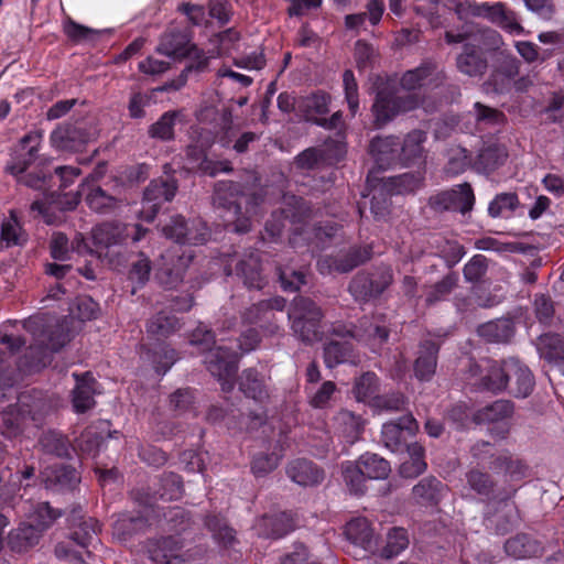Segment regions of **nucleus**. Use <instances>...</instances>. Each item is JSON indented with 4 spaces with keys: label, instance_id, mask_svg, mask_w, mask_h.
Returning a JSON list of instances; mask_svg holds the SVG:
<instances>
[{
    "label": "nucleus",
    "instance_id": "1",
    "mask_svg": "<svg viewBox=\"0 0 564 564\" xmlns=\"http://www.w3.org/2000/svg\"><path fill=\"white\" fill-rule=\"evenodd\" d=\"M189 341L192 345L202 346L204 350H207L205 364L208 371L218 379L221 390L229 392L234 389L238 370V350L241 354L253 350L260 341V336L256 329L250 328L235 340V346L219 344L213 348L216 344L215 333L207 326L199 325L193 332Z\"/></svg>",
    "mask_w": 564,
    "mask_h": 564
},
{
    "label": "nucleus",
    "instance_id": "2",
    "mask_svg": "<svg viewBox=\"0 0 564 564\" xmlns=\"http://www.w3.org/2000/svg\"><path fill=\"white\" fill-rule=\"evenodd\" d=\"M214 206L235 232L245 234L251 229V220L262 209L264 197L259 192L245 189L240 184L221 181L215 185Z\"/></svg>",
    "mask_w": 564,
    "mask_h": 564
},
{
    "label": "nucleus",
    "instance_id": "3",
    "mask_svg": "<svg viewBox=\"0 0 564 564\" xmlns=\"http://www.w3.org/2000/svg\"><path fill=\"white\" fill-rule=\"evenodd\" d=\"M322 308L311 299L296 296L288 310V318L293 334L304 343L321 339Z\"/></svg>",
    "mask_w": 564,
    "mask_h": 564
},
{
    "label": "nucleus",
    "instance_id": "4",
    "mask_svg": "<svg viewBox=\"0 0 564 564\" xmlns=\"http://www.w3.org/2000/svg\"><path fill=\"white\" fill-rule=\"evenodd\" d=\"M40 138L37 133L24 135L20 141L18 150L6 166V170L10 174L18 176L20 183L34 189H43L46 187L47 175L43 171L30 172L28 174L23 173L36 158Z\"/></svg>",
    "mask_w": 564,
    "mask_h": 564
},
{
    "label": "nucleus",
    "instance_id": "5",
    "mask_svg": "<svg viewBox=\"0 0 564 564\" xmlns=\"http://www.w3.org/2000/svg\"><path fill=\"white\" fill-rule=\"evenodd\" d=\"M149 232L148 228L139 224H124L118 221L102 223L91 230L95 253L101 258L111 247L123 246L128 240L139 242Z\"/></svg>",
    "mask_w": 564,
    "mask_h": 564
},
{
    "label": "nucleus",
    "instance_id": "6",
    "mask_svg": "<svg viewBox=\"0 0 564 564\" xmlns=\"http://www.w3.org/2000/svg\"><path fill=\"white\" fill-rule=\"evenodd\" d=\"M68 341V334L61 327L46 328L42 330L34 339V343L28 348L21 367L26 371H37L52 361L53 354L61 350Z\"/></svg>",
    "mask_w": 564,
    "mask_h": 564
},
{
    "label": "nucleus",
    "instance_id": "7",
    "mask_svg": "<svg viewBox=\"0 0 564 564\" xmlns=\"http://www.w3.org/2000/svg\"><path fill=\"white\" fill-rule=\"evenodd\" d=\"M417 107V98L413 95H400L397 89L388 84L378 87L371 111L373 123L377 128L391 122L401 113Z\"/></svg>",
    "mask_w": 564,
    "mask_h": 564
},
{
    "label": "nucleus",
    "instance_id": "8",
    "mask_svg": "<svg viewBox=\"0 0 564 564\" xmlns=\"http://www.w3.org/2000/svg\"><path fill=\"white\" fill-rule=\"evenodd\" d=\"M466 481L468 487L477 495L488 500H500L503 502L506 520L497 523V531L499 533H507L518 523L519 513L517 507L514 503L507 501L514 490L512 492H507L503 496L496 494V482L487 471L479 468H471L466 474Z\"/></svg>",
    "mask_w": 564,
    "mask_h": 564
},
{
    "label": "nucleus",
    "instance_id": "9",
    "mask_svg": "<svg viewBox=\"0 0 564 564\" xmlns=\"http://www.w3.org/2000/svg\"><path fill=\"white\" fill-rule=\"evenodd\" d=\"M393 274L389 268H379L373 272L360 271L348 284V292L359 304L378 299L392 283Z\"/></svg>",
    "mask_w": 564,
    "mask_h": 564
},
{
    "label": "nucleus",
    "instance_id": "10",
    "mask_svg": "<svg viewBox=\"0 0 564 564\" xmlns=\"http://www.w3.org/2000/svg\"><path fill=\"white\" fill-rule=\"evenodd\" d=\"M345 154L346 149L343 142L329 140L323 145L311 147L300 152L293 160V166L302 172L315 171L336 164Z\"/></svg>",
    "mask_w": 564,
    "mask_h": 564
},
{
    "label": "nucleus",
    "instance_id": "11",
    "mask_svg": "<svg viewBox=\"0 0 564 564\" xmlns=\"http://www.w3.org/2000/svg\"><path fill=\"white\" fill-rule=\"evenodd\" d=\"M177 191V183L173 178H156L143 191L142 207L139 212L140 218L151 223L160 212L163 204L171 202Z\"/></svg>",
    "mask_w": 564,
    "mask_h": 564
},
{
    "label": "nucleus",
    "instance_id": "12",
    "mask_svg": "<svg viewBox=\"0 0 564 564\" xmlns=\"http://www.w3.org/2000/svg\"><path fill=\"white\" fill-rule=\"evenodd\" d=\"M311 207L307 202L295 195H284L280 212H273L271 219L265 224V231L272 237L281 235L285 221L291 224L303 223L311 216Z\"/></svg>",
    "mask_w": 564,
    "mask_h": 564
},
{
    "label": "nucleus",
    "instance_id": "13",
    "mask_svg": "<svg viewBox=\"0 0 564 564\" xmlns=\"http://www.w3.org/2000/svg\"><path fill=\"white\" fill-rule=\"evenodd\" d=\"M429 205L435 212H458L466 215L474 208L475 194L469 183H463L431 196Z\"/></svg>",
    "mask_w": 564,
    "mask_h": 564
},
{
    "label": "nucleus",
    "instance_id": "14",
    "mask_svg": "<svg viewBox=\"0 0 564 564\" xmlns=\"http://www.w3.org/2000/svg\"><path fill=\"white\" fill-rule=\"evenodd\" d=\"M447 76L435 61L424 59L417 67L406 70L400 80L403 89L411 91L420 88H437L444 85Z\"/></svg>",
    "mask_w": 564,
    "mask_h": 564
},
{
    "label": "nucleus",
    "instance_id": "15",
    "mask_svg": "<svg viewBox=\"0 0 564 564\" xmlns=\"http://www.w3.org/2000/svg\"><path fill=\"white\" fill-rule=\"evenodd\" d=\"M234 269L231 264L228 274L232 271L248 289L261 290L267 284V276L263 272L260 253L257 250H246L242 253L236 254L232 259Z\"/></svg>",
    "mask_w": 564,
    "mask_h": 564
},
{
    "label": "nucleus",
    "instance_id": "16",
    "mask_svg": "<svg viewBox=\"0 0 564 564\" xmlns=\"http://www.w3.org/2000/svg\"><path fill=\"white\" fill-rule=\"evenodd\" d=\"M194 254L189 250L173 248L162 256L164 263L159 268L155 276L160 284L167 289L176 288L184 279V274Z\"/></svg>",
    "mask_w": 564,
    "mask_h": 564
},
{
    "label": "nucleus",
    "instance_id": "17",
    "mask_svg": "<svg viewBox=\"0 0 564 564\" xmlns=\"http://www.w3.org/2000/svg\"><path fill=\"white\" fill-rule=\"evenodd\" d=\"M371 256L372 248L369 245L351 247L344 253L322 257L317 261V268L322 274L348 273L370 260Z\"/></svg>",
    "mask_w": 564,
    "mask_h": 564
},
{
    "label": "nucleus",
    "instance_id": "18",
    "mask_svg": "<svg viewBox=\"0 0 564 564\" xmlns=\"http://www.w3.org/2000/svg\"><path fill=\"white\" fill-rule=\"evenodd\" d=\"M419 431V424L412 414H406L387 422L382 425L381 440L383 445L393 453L403 452L411 444L412 438Z\"/></svg>",
    "mask_w": 564,
    "mask_h": 564
},
{
    "label": "nucleus",
    "instance_id": "19",
    "mask_svg": "<svg viewBox=\"0 0 564 564\" xmlns=\"http://www.w3.org/2000/svg\"><path fill=\"white\" fill-rule=\"evenodd\" d=\"M471 376L480 375L478 388L492 393H501L507 390L506 359L501 361L486 360L485 366L471 364Z\"/></svg>",
    "mask_w": 564,
    "mask_h": 564
},
{
    "label": "nucleus",
    "instance_id": "20",
    "mask_svg": "<svg viewBox=\"0 0 564 564\" xmlns=\"http://www.w3.org/2000/svg\"><path fill=\"white\" fill-rule=\"evenodd\" d=\"M506 391L516 398L529 397L535 384L531 370L517 358L506 359Z\"/></svg>",
    "mask_w": 564,
    "mask_h": 564
},
{
    "label": "nucleus",
    "instance_id": "21",
    "mask_svg": "<svg viewBox=\"0 0 564 564\" xmlns=\"http://www.w3.org/2000/svg\"><path fill=\"white\" fill-rule=\"evenodd\" d=\"M93 138L83 123L64 124L55 129L51 134L53 147L59 151H80Z\"/></svg>",
    "mask_w": 564,
    "mask_h": 564
},
{
    "label": "nucleus",
    "instance_id": "22",
    "mask_svg": "<svg viewBox=\"0 0 564 564\" xmlns=\"http://www.w3.org/2000/svg\"><path fill=\"white\" fill-rule=\"evenodd\" d=\"M440 343L434 339L420 341L413 364L414 377L419 381L429 382L436 372Z\"/></svg>",
    "mask_w": 564,
    "mask_h": 564
},
{
    "label": "nucleus",
    "instance_id": "23",
    "mask_svg": "<svg viewBox=\"0 0 564 564\" xmlns=\"http://www.w3.org/2000/svg\"><path fill=\"white\" fill-rule=\"evenodd\" d=\"M194 45L186 31L174 28L161 35L156 52L173 59H183L191 55Z\"/></svg>",
    "mask_w": 564,
    "mask_h": 564
},
{
    "label": "nucleus",
    "instance_id": "24",
    "mask_svg": "<svg viewBox=\"0 0 564 564\" xmlns=\"http://www.w3.org/2000/svg\"><path fill=\"white\" fill-rule=\"evenodd\" d=\"M400 139L395 135L376 137L370 141L369 153L380 169L400 164Z\"/></svg>",
    "mask_w": 564,
    "mask_h": 564
},
{
    "label": "nucleus",
    "instance_id": "25",
    "mask_svg": "<svg viewBox=\"0 0 564 564\" xmlns=\"http://www.w3.org/2000/svg\"><path fill=\"white\" fill-rule=\"evenodd\" d=\"M147 553L154 564H177L183 542L177 536H164L149 540Z\"/></svg>",
    "mask_w": 564,
    "mask_h": 564
},
{
    "label": "nucleus",
    "instance_id": "26",
    "mask_svg": "<svg viewBox=\"0 0 564 564\" xmlns=\"http://www.w3.org/2000/svg\"><path fill=\"white\" fill-rule=\"evenodd\" d=\"M481 19L498 25L511 34H521L523 26L520 24L514 11L502 2H484Z\"/></svg>",
    "mask_w": 564,
    "mask_h": 564
},
{
    "label": "nucleus",
    "instance_id": "27",
    "mask_svg": "<svg viewBox=\"0 0 564 564\" xmlns=\"http://www.w3.org/2000/svg\"><path fill=\"white\" fill-rule=\"evenodd\" d=\"M388 338L389 329L380 316H364L358 321L356 340L375 348L386 344Z\"/></svg>",
    "mask_w": 564,
    "mask_h": 564
},
{
    "label": "nucleus",
    "instance_id": "28",
    "mask_svg": "<svg viewBox=\"0 0 564 564\" xmlns=\"http://www.w3.org/2000/svg\"><path fill=\"white\" fill-rule=\"evenodd\" d=\"M514 413V403L510 400L499 399L478 409L473 415V422L478 425H507V421Z\"/></svg>",
    "mask_w": 564,
    "mask_h": 564
},
{
    "label": "nucleus",
    "instance_id": "29",
    "mask_svg": "<svg viewBox=\"0 0 564 564\" xmlns=\"http://www.w3.org/2000/svg\"><path fill=\"white\" fill-rule=\"evenodd\" d=\"M186 156L191 170H195L203 175L216 176L218 173H229L232 171L229 161H213L206 156L205 151L197 144L188 145Z\"/></svg>",
    "mask_w": 564,
    "mask_h": 564
},
{
    "label": "nucleus",
    "instance_id": "30",
    "mask_svg": "<svg viewBox=\"0 0 564 564\" xmlns=\"http://www.w3.org/2000/svg\"><path fill=\"white\" fill-rule=\"evenodd\" d=\"M288 477L302 487L319 485L324 479V471L313 462L299 458L290 462L286 466Z\"/></svg>",
    "mask_w": 564,
    "mask_h": 564
},
{
    "label": "nucleus",
    "instance_id": "31",
    "mask_svg": "<svg viewBox=\"0 0 564 564\" xmlns=\"http://www.w3.org/2000/svg\"><path fill=\"white\" fill-rule=\"evenodd\" d=\"M508 152L498 143H485L473 161V169L480 174H490L506 161Z\"/></svg>",
    "mask_w": 564,
    "mask_h": 564
},
{
    "label": "nucleus",
    "instance_id": "32",
    "mask_svg": "<svg viewBox=\"0 0 564 564\" xmlns=\"http://www.w3.org/2000/svg\"><path fill=\"white\" fill-rule=\"evenodd\" d=\"M456 66L460 73L474 77L485 74L488 62L475 43L467 42L456 58Z\"/></svg>",
    "mask_w": 564,
    "mask_h": 564
},
{
    "label": "nucleus",
    "instance_id": "33",
    "mask_svg": "<svg viewBox=\"0 0 564 564\" xmlns=\"http://www.w3.org/2000/svg\"><path fill=\"white\" fill-rule=\"evenodd\" d=\"M426 133L422 130H413L409 132L403 141H400V164L410 166L419 164L424 158V143Z\"/></svg>",
    "mask_w": 564,
    "mask_h": 564
},
{
    "label": "nucleus",
    "instance_id": "34",
    "mask_svg": "<svg viewBox=\"0 0 564 564\" xmlns=\"http://www.w3.org/2000/svg\"><path fill=\"white\" fill-rule=\"evenodd\" d=\"M345 534L355 545L365 551L373 552L377 547V536L365 518H356L346 524Z\"/></svg>",
    "mask_w": 564,
    "mask_h": 564
},
{
    "label": "nucleus",
    "instance_id": "35",
    "mask_svg": "<svg viewBox=\"0 0 564 564\" xmlns=\"http://www.w3.org/2000/svg\"><path fill=\"white\" fill-rule=\"evenodd\" d=\"M286 300L282 296H274L263 300L250 306L243 314L249 324L270 323L274 318V312H283Z\"/></svg>",
    "mask_w": 564,
    "mask_h": 564
},
{
    "label": "nucleus",
    "instance_id": "36",
    "mask_svg": "<svg viewBox=\"0 0 564 564\" xmlns=\"http://www.w3.org/2000/svg\"><path fill=\"white\" fill-rule=\"evenodd\" d=\"M446 486L437 478L430 476L422 478L413 488L412 497L422 506H436L443 498Z\"/></svg>",
    "mask_w": 564,
    "mask_h": 564
},
{
    "label": "nucleus",
    "instance_id": "37",
    "mask_svg": "<svg viewBox=\"0 0 564 564\" xmlns=\"http://www.w3.org/2000/svg\"><path fill=\"white\" fill-rule=\"evenodd\" d=\"M76 386L73 390V405L76 412L84 413L95 405L94 393L96 383L90 372L73 375Z\"/></svg>",
    "mask_w": 564,
    "mask_h": 564
},
{
    "label": "nucleus",
    "instance_id": "38",
    "mask_svg": "<svg viewBox=\"0 0 564 564\" xmlns=\"http://www.w3.org/2000/svg\"><path fill=\"white\" fill-rule=\"evenodd\" d=\"M295 528L291 513L280 512L265 516L258 522L259 534L264 538L280 539Z\"/></svg>",
    "mask_w": 564,
    "mask_h": 564
},
{
    "label": "nucleus",
    "instance_id": "39",
    "mask_svg": "<svg viewBox=\"0 0 564 564\" xmlns=\"http://www.w3.org/2000/svg\"><path fill=\"white\" fill-rule=\"evenodd\" d=\"M99 523L94 518H86L74 512L70 539L82 547H87L98 540Z\"/></svg>",
    "mask_w": 564,
    "mask_h": 564
},
{
    "label": "nucleus",
    "instance_id": "40",
    "mask_svg": "<svg viewBox=\"0 0 564 564\" xmlns=\"http://www.w3.org/2000/svg\"><path fill=\"white\" fill-rule=\"evenodd\" d=\"M239 389L245 395L259 402L269 397L265 376L253 368L242 371L239 378Z\"/></svg>",
    "mask_w": 564,
    "mask_h": 564
},
{
    "label": "nucleus",
    "instance_id": "41",
    "mask_svg": "<svg viewBox=\"0 0 564 564\" xmlns=\"http://www.w3.org/2000/svg\"><path fill=\"white\" fill-rule=\"evenodd\" d=\"M488 468L496 474L505 473L511 479H520L525 475L527 466L508 451L497 449L496 455L488 462Z\"/></svg>",
    "mask_w": 564,
    "mask_h": 564
},
{
    "label": "nucleus",
    "instance_id": "42",
    "mask_svg": "<svg viewBox=\"0 0 564 564\" xmlns=\"http://www.w3.org/2000/svg\"><path fill=\"white\" fill-rule=\"evenodd\" d=\"M478 334L490 343H507L514 335V324L510 318L490 321L478 327Z\"/></svg>",
    "mask_w": 564,
    "mask_h": 564
},
{
    "label": "nucleus",
    "instance_id": "43",
    "mask_svg": "<svg viewBox=\"0 0 564 564\" xmlns=\"http://www.w3.org/2000/svg\"><path fill=\"white\" fill-rule=\"evenodd\" d=\"M85 200L91 210L101 215L116 213L121 207L122 203L120 198L108 194L100 186L90 188L86 194Z\"/></svg>",
    "mask_w": 564,
    "mask_h": 564
},
{
    "label": "nucleus",
    "instance_id": "44",
    "mask_svg": "<svg viewBox=\"0 0 564 564\" xmlns=\"http://www.w3.org/2000/svg\"><path fill=\"white\" fill-rule=\"evenodd\" d=\"M35 475L33 466H25L19 474L13 475L9 469L2 470L0 474V497L3 501L13 498L20 490L22 482L32 479Z\"/></svg>",
    "mask_w": 564,
    "mask_h": 564
},
{
    "label": "nucleus",
    "instance_id": "45",
    "mask_svg": "<svg viewBox=\"0 0 564 564\" xmlns=\"http://www.w3.org/2000/svg\"><path fill=\"white\" fill-rule=\"evenodd\" d=\"M42 452L59 458H69L73 447L66 436L57 431H47L39 438Z\"/></svg>",
    "mask_w": 564,
    "mask_h": 564
},
{
    "label": "nucleus",
    "instance_id": "46",
    "mask_svg": "<svg viewBox=\"0 0 564 564\" xmlns=\"http://www.w3.org/2000/svg\"><path fill=\"white\" fill-rule=\"evenodd\" d=\"M405 451L408 459L402 462L399 473L403 478H415L427 467L424 460V448L417 443H411Z\"/></svg>",
    "mask_w": 564,
    "mask_h": 564
},
{
    "label": "nucleus",
    "instance_id": "47",
    "mask_svg": "<svg viewBox=\"0 0 564 564\" xmlns=\"http://www.w3.org/2000/svg\"><path fill=\"white\" fill-rule=\"evenodd\" d=\"M147 519L140 514H121L113 523L112 534L119 541L126 542L134 534L143 531L147 527Z\"/></svg>",
    "mask_w": 564,
    "mask_h": 564
},
{
    "label": "nucleus",
    "instance_id": "48",
    "mask_svg": "<svg viewBox=\"0 0 564 564\" xmlns=\"http://www.w3.org/2000/svg\"><path fill=\"white\" fill-rule=\"evenodd\" d=\"M540 544L527 534H518L505 543V551L514 558L536 556L541 552Z\"/></svg>",
    "mask_w": 564,
    "mask_h": 564
},
{
    "label": "nucleus",
    "instance_id": "49",
    "mask_svg": "<svg viewBox=\"0 0 564 564\" xmlns=\"http://www.w3.org/2000/svg\"><path fill=\"white\" fill-rule=\"evenodd\" d=\"M44 481L46 488L56 490L72 489L78 482V475L75 468L61 465L50 469Z\"/></svg>",
    "mask_w": 564,
    "mask_h": 564
},
{
    "label": "nucleus",
    "instance_id": "50",
    "mask_svg": "<svg viewBox=\"0 0 564 564\" xmlns=\"http://www.w3.org/2000/svg\"><path fill=\"white\" fill-rule=\"evenodd\" d=\"M42 535L36 525L23 523L9 534V544L12 550L22 552L36 544Z\"/></svg>",
    "mask_w": 564,
    "mask_h": 564
},
{
    "label": "nucleus",
    "instance_id": "51",
    "mask_svg": "<svg viewBox=\"0 0 564 564\" xmlns=\"http://www.w3.org/2000/svg\"><path fill=\"white\" fill-rule=\"evenodd\" d=\"M178 318L167 312H159L147 324L148 333L158 337H167L180 329Z\"/></svg>",
    "mask_w": 564,
    "mask_h": 564
},
{
    "label": "nucleus",
    "instance_id": "52",
    "mask_svg": "<svg viewBox=\"0 0 564 564\" xmlns=\"http://www.w3.org/2000/svg\"><path fill=\"white\" fill-rule=\"evenodd\" d=\"M359 462L368 479H384L391 470L389 462L377 454L366 453L359 457Z\"/></svg>",
    "mask_w": 564,
    "mask_h": 564
},
{
    "label": "nucleus",
    "instance_id": "53",
    "mask_svg": "<svg viewBox=\"0 0 564 564\" xmlns=\"http://www.w3.org/2000/svg\"><path fill=\"white\" fill-rule=\"evenodd\" d=\"M519 206V198L516 193H500L488 205V214L492 218H506Z\"/></svg>",
    "mask_w": 564,
    "mask_h": 564
},
{
    "label": "nucleus",
    "instance_id": "54",
    "mask_svg": "<svg viewBox=\"0 0 564 564\" xmlns=\"http://www.w3.org/2000/svg\"><path fill=\"white\" fill-rule=\"evenodd\" d=\"M178 117L177 111L164 112L156 122L151 124L148 130L150 138L161 141H171L174 139V127Z\"/></svg>",
    "mask_w": 564,
    "mask_h": 564
},
{
    "label": "nucleus",
    "instance_id": "55",
    "mask_svg": "<svg viewBox=\"0 0 564 564\" xmlns=\"http://www.w3.org/2000/svg\"><path fill=\"white\" fill-rule=\"evenodd\" d=\"M352 347L349 343L333 340L324 347V361L328 368L350 361Z\"/></svg>",
    "mask_w": 564,
    "mask_h": 564
},
{
    "label": "nucleus",
    "instance_id": "56",
    "mask_svg": "<svg viewBox=\"0 0 564 564\" xmlns=\"http://www.w3.org/2000/svg\"><path fill=\"white\" fill-rule=\"evenodd\" d=\"M343 475L345 482L349 487L351 492L356 495H361L365 492V484L368 477L360 468L359 459L356 463L348 462L344 464Z\"/></svg>",
    "mask_w": 564,
    "mask_h": 564
},
{
    "label": "nucleus",
    "instance_id": "57",
    "mask_svg": "<svg viewBox=\"0 0 564 564\" xmlns=\"http://www.w3.org/2000/svg\"><path fill=\"white\" fill-rule=\"evenodd\" d=\"M1 241H4L7 246H19L26 241V235L13 210L10 212V217L3 220L1 225Z\"/></svg>",
    "mask_w": 564,
    "mask_h": 564
},
{
    "label": "nucleus",
    "instance_id": "58",
    "mask_svg": "<svg viewBox=\"0 0 564 564\" xmlns=\"http://www.w3.org/2000/svg\"><path fill=\"white\" fill-rule=\"evenodd\" d=\"M458 274L449 272L441 281L435 283L426 294V303L433 305L440 301L445 300L452 291L457 286Z\"/></svg>",
    "mask_w": 564,
    "mask_h": 564
},
{
    "label": "nucleus",
    "instance_id": "59",
    "mask_svg": "<svg viewBox=\"0 0 564 564\" xmlns=\"http://www.w3.org/2000/svg\"><path fill=\"white\" fill-rule=\"evenodd\" d=\"M378 378L373 372H366L359 377L354 386V393L358 401L371 402L378 397Z\"/></svg>",
    "mask_w": 564,
    "mask_h": 564
},
{
    "label": "nucleus",
    "instance_id": "60",
    "mask_svg": "<svg viewBox=\"0 0 564 564\" xmlns=\"http://www.w3.org/2000/svg\"><path fill=\"white\" fill-rule=\"evenodd\" d=\"M329 96L324 93H316L303 100V110L307 121L315 123V119H319L318 116H323L328 112Z\"/></svg>",
    "mask_w": 564,
    "mask_h": 564
},
{
    "label": "nucleus",
    "instance_id": "61",
    "mask_svg": "<svg viewBox=\"0 0 564 564\" xmlns=\"http://www.w3.org/2000/svg\"><path fill=\"white\" fill-rule=\"evenodd\" d=\"M409 545L408 533L402 528H392L387 536V543L382 549L381 555L386 558H392L399 555Z\"/></svg>",
    "mask_w": 564,
    "mask_h": 564
},
{
    "label": "nucleus",
    "instance_id": "62",
    "mask_svg": "<svg viewBox=\"0 0 564 564\" xmlns=\"http://www.w3.org/2000/svg\"><path fill=\"white\" fill-rule=\"evenodd\" d=\"M205 524L213 533L214 539L224 546L230 545L235 541L234 529L228 527L227 522L221 517L208 516Z\"/></svg>",
    "mask_w": 564,
    "mask_h": 564
},
{
    "label": "nucleus",
    "instance_id": "63",
    "mask_svg": "<svg viewBox=\"0 0 564 564\" xmlns=\"http://www.w3.org/2000/svg\"><path fill=\"white\" fill-rule=\"evenodd\" d=\"M163 500H177L183 494L181 477L174 473L163 474L160 478V488L156 491Z\"/></svg>",
    "mask_w": 564,
    "mask_h": 564
},
{
    "label": "nucleus",
    "instance_id": "64",
    "mask_svg": "<svg viewBox=\"0 0 564 564\" xmlns=\"http://www.w3.org/2000/svg\"><path fill=\"white\" fill-rule=\"evenodd\" d=\"M337 422L343 426V432L351 443L358 440L365 426L362 417L348 410H341L338 413Z\"/></svg>",
    "mask_w": 564,
    "mask_h": 564
}]
</instances>
